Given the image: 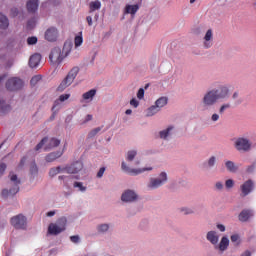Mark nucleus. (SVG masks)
<instances>
[{"instance_id":"9b49d317","label":"nucleus","mask_w":256,"mask_h":256,"mask_svg":"<svg viewBox=\"0 0 256 256\" xmlns=\"http://www.w3.org/2000/svg\"><path fill=\"white\" fill-rule=\"evenodd\" d=\"M234 147L240 153H247L251 151V141L247 138H237L234 140Z\"/></svg>"},{"instance_id":"79ce46f5","label":"nucleus","mask_w":256,"mask_h":256,"mask_svg":"<svg viewBox=\"0 0 256 256\" xmlns=\"http://www.w3.org/2000/svg\"><path fill=\"white\" fill-rule=\"evenodd\" d=\"M232 99L235 101L236 105H241L243 103V99L239 98V92H234Z\"/></svg>"},{"instance_id":"5701e85b","label":"nucleus","mask_w":256,"mask_h":256,"mask_svg":"<svg viewBox=\"0 0 256 256\" xmlns=\"http://www.w3.org/2000/svg\"><path fill=\"white\" fill-rule=\"evenodd\" d=\"M39 63H41V54H34L29 59V66L31 69H36L39 67Z\"/></svg>"},{"instance_id":"6e6552de","label":"nucleus","mask_w":256,"mask_h":256,"mask_svg":"<svg viewBox=\"0 0 256 256\" xmlns=\"http://www.w3.org/2000/svg\"><path fill=\"white\" fill-rule=\"evenodd\" d=\"M121 171H123V173H127L128 175L137 176L145 173L146 171H153V167L149 166L144 168H130L129 164H127L125 160H123L121 162Z\"/></svg>"},{"instance_id":"423d86ee","label":"nucleus","mask_w":256,"mask_h":256,"mask_svg":"<svg viewBox=\"0 0 256 256\" xmlns=\"http://www.w3.org/2000/svg\"><path fill=\"white\" fill-rule=\"evenodd\" d=\"M67 227V218L61 217L55 223H50L48 226L49 235H60Z\"/></svg>"},{"instance_id":"8fccbe9b","label":"nucleus","mask_w":256,"mask_h":256,"mask_svg":"<svg viewBox=\"0 0 256 256\" xmlns=\"http://www.w3.org/2000/svg\"><path fill=\"white\" fill-rule=\"evenodd\" d=\"M7 169V164L0 163V177H3L5 175V170Z\"/></svg>"},{"instance_id":"4be33fe9","label":"nucleus","mask_w":256,"mask_h":256,"mask_svg":"<svg viewBox=\"0 0 256 256\" xmlns=\"http://www.w3.org/2000/svg\"><path fill=\"white\" fill-rule=\"evenodd\" d=\"M224 165L226 167V171L229 173H237V171H239V166L231 160H225Z\"/></svg>"},{"instance_id":"1a4fd4ad","label":"nucleus","mask_w":256,"mask_h":256,"mask_svg":"<svg viewBox=\"0 0 256 256\" xmlns=\"http://www.w3.org/2000/svg\"><path fill=\"white\" fill-rule=\"evenodd\" d=\"M10 223L14 229L25 231L27 229V217L23 214H18L10 219Z\"/></svg>"},{"instance_id":"a19ab883","label":"nucleus","mask_w":256,"mask_h":256,"mask_svg":"<svg viewBox=\"0 0 256 256\" xmlns=\"http://www.w3.org/2000/svg\"><path fill=\"white\" fill-rule=\"evenodd\" d=\"M221 115L222 114H220L219 112L217 113V112H214L212 115H211V117H210V121L212 122V123H217L220 119H221Z\"/></svg>"},{"instance_id":"473e14b6","label":"nucleus","mask_w":256,"mask_h":256,"mask_svg":"<svg viewBox=\"0 0 256 256\" xmlns=\"http://www.w3.org/2000/svg\"><path fill=\"white\" fill-rule=\"evenodd\" d=\"M59 145H61V141L57 138H52L49 140L48 146L45 147V151H47V149H53L54 147H59Z\"/></svg>"},{"instance_id":"7ed1b4c3","label":"nucleus","mask_w":256,"mask_h":256,"mask_svg":"<svg viewBox=\"0 0 256 256\" xmlns=\"http://www.w3.org/2000/svg\"><path fill=\"white\" fill-rule=\"evenodd\" d=\"M71 47H73L71 42H66V43H64L62 50L59 47L53 48L49 55L51 64L52 65H61V63L63 62V59H65V57H67V55H69V53H71Z\"/></svg>"},{"instance_id":"0e129e2a","label":"nucleus","mask_w":256,"mask_h":256,"mask_svg":"<svg viewBox=\"0 0 256 256\" xmlns=\"http://www.w3.org/2000/svg\"><path fill=\"white\" fill-rule=\"evenodd\" d=\"M92 120H93V115L88 114V115L85 117L84 123H89V121H92Z\"/></svg>"},{"instance_id":"4468645a","label":"nucleus","mask_w":256,"mask_h":256,"mask_svg":"<svg viewBox=\"0 0 256 256\" xmlns=\"http://www.w3.org/2000/svg\"><path fill=\"white\" fill-rule=\"evenodd\" d=\"M173 131H175V126L170 125L158 132V139H161L162 141H169L171 139V136L173 135Z\"/></svg>"},{"instance_id":"a211bd4d","label":"nucleus","mask_w":256,"mask_h":256,"mask_svg":"<svg viewBox=\"0 0 256 256\" xmlns=\"http://www.w3.org/2000/svg\"><path fill=\"white\" fill-rule=\"evenodd\" d=\"M240 189L242 191V197H247V195L253 191V180H247L244 182Z\"/></svg>"},{"instance_id":"9d476101","label":"nucleus","mask_w":256,"mask_h":256,"mask_svg":"<svg viewBox=\"0 0 256 256\" xmlns=\"http://www.w3.org/2000/svg\"><path fill=\"white\" fill-rule=\"evenodd\" d=\"M25 87V82L19 77H10L6 81V89L8 91H21Z\"/></svg>"},{"instance_id":"6ab92c4d","label":"nucleus","mask_w":256,"mask_h":256,"mask_svg":"<svg viewBox=\"0 0 256 256\" xmlns=\"http://www.w3.org/2000/svg\"><path fill=\"white\" fill-rule=\"evenodd\" d=\"M71 97V94H62L59 96L57 100H55L54 105L52 107L53 111H59L61 109V103H64V101H67Z\"/></svg>"},{"instance_id":"c03bdc74","label":"nucleus","mask_w":256,"mask_h":256,"mask_svg":"<svg viewBox=\"0 0 256 256\" xmlns=\"http://www.w3.org/2000/svg\"><path fill=\"white\" fill-rule=\"evenodd\" d=\"M226 189H233L235 187V181L233 179H228L225 181Z\"/></svg>"},{"instance_id":"a18cd8bd","label":"nucleus","mask_w":256,"mask_h":256,"mask_svg":"<svg viewBox=\"0 0 256 256\" xmlns=\"http://www.w3.org/2000/svg\"><path fill=\"white\" fill-rule=\"evenodd\" d=\"M30 173H31V175H37V173H39V168L37 167V164L33 163L31 165Z\"/></svg>"},{"instance_id":"6e6d98bb","label":"nucleus","mask_w":256,"mask_h":256,"mask_svg":"<svg viewBox=\"0 0 256 256\" xmlns=\"http://www.w3.org/2000/svg\"><path fill=\"white\" fill-rule=\"evenodd\" d=\"M230 240H231L232 243H236V245H239V236L237 234H233L230 237Z\"/></svg>"},{"instance_id":"a878e982","label":"nucleus","mask_w":256,"mask_h":256,"mask_svg":"<svg viewBox=\"0 0 256 256\" xmlns=\"http://www.w3.org/2000/svg\"><path fill=\"white\" fill-rule=\"evenodd\" d=\"M168 103L169 98H167V96H162L155 101L154 105H156L157 108L161 111V109H163V107H165Z\"/></svg>"},{"instance_id":"20e7f679","label":"nucleus","mask_w":256,"mask_h":256,"mask_svg":"<svg viewBox=\"0 0 256 256\" xmlns=\"http://www.w3.org/2000/svg\"><path fill=\"white\" fill-rule=\"evenodd\" d=\"M168 182L169 174L167 171H161L158 173L157 177H152L149 179V182L147 183V189H149V191H155V189L163 187V185H166Z\"/></svg>"},{"instance_id":"bf43d9fd","label":"nucleus","mask_w":256,"mask_h":256,"mask_svg":"<svg viewBox=\"0 0 256 256\" xmlns=\"http://www.w3.org/2000/svg\"><path fill=\"white\" fill-rule=\"evenodd\" d=\"M216 227H217L218 231H220L221 233H225V231H226L225 225L217 224Z\"/></svg>"},{"instance_id":"09e8293b","label":"nucleus","mask_w":256,"mask_h":256,"mask_svg":"<svg viewBox=\"0 0 256 256\" xmlns=\"http://www.w3.org/2000/svg\"><path fill=\"white\" fill-rule=\"evenodd\" d=\"M106 169H107V168H105V167H101V168L99 169V171H98L97 174H96L97 179H101V178L103 177V175H105Z\"/></svg>"},{"instance_id":"b1692460","label":"nucleus","mask_w":256,"mask_h":256,"mask_svg":"<svg viewBox=\"0 0 256 256\" xmlns=\"http://www.w3.org/2000/svg\"><path fill=\"white\" fill-rule=\"evenodd\" d=\"M27 10L29 13H35L37 9H39V1L38 0H29L26 4Z\"/></svg>"},{"instance_id":"dca6fc26","label":"nucleus","mask_w":256,"mask_h":256,"mask_svg":"<svg viewBox=\"0 0 256 256\" xmlns=\"http://www.w3.org/2000/svg\"><path fill=\"white\" fill-rule=\"evenodd\" d=\"M57 37H59V31L55 27L48 28L45 32V39L47 41L53 42L57 41Z\"/></svg>"},{"instance_id":"cd10ccee","label":"nucleus","mask_w":256,"mask_h":256,"mask_svg":"<svg viewBox=\"0 0 256 256\" xmlns=\"http://www.w3.org/2000/svg\"><path fill=\"white\" fill-rule=\"evenodd\" d=\"M61 155H63V152H60V151L52 152V153L48 154L45 159H46L47 163H53V161H56V159H59V157H61Z\"/></svg>"},{"instance_id":"39448f33","label":"nucleus","mask_w":256,"mask_h":256,"mask_svg":"<svg viewBox=\"0 0 256 256\" xmlns=\"http://www.w3.org/2000/svg\"><path fill=\"white\" fill-rule=\"evenodd\" d=\"M77 75H79V67H73L69 71L67 76L62 80V82L60 83V85L57 88V91H59L60 93L65 91V89H67V87H70V85L73 84Z\"/></svg>"},{"instance_id":"2eb2a0df","label":"nucleus","mask_w":256,"mask_h":256,"mask_svg":"<svg viewBox=\"0 0 256 256\" xmlns=\"http://www.w3.org/2000/svg\"><path fill=\"white\" fill-rule=\"evenodd\" d=\"M219 237V232L215 230H210L206 233L207 241L211 243V245H213L214 247L219 243Z\"/></svg>"},{"instance_id":"412c9836","label":"nucleus","mask_w":256,"mask_h":256,"mask_svg":"<svg viewBox=\"0 0 256 256\" xmlns=\"http://www.w3.org/2000/svg\"><path fill=\"white\" fill-rule=\"evenodd\" d=\"M253 217V211L252 210H242L238 216L239 221L242 223H245L249 221Z\"/></svg>"},{"instance_id":"49530a36","label":"nucleus","mask_w":256,"mask_h":256,"mask_svg":"<svg viewBox=\"0 0 256 256\" xmlns=\"http://www.w3.org/2000/svg\"><path fill=\"white\" fill-rule=\"evenodd\" d=\"M74 43H75V47H81V45H83V37L76 36Z\"/></svg>"},{"instance_id":"c85d7f7f","label":"nucleus","mask_w":256,"mask_h":256,"mask_svg":"<svg viewBox=\"0 0 256 256\" xmlns=\"http://www.w3.org/2000/svg\"><path fill=\"white\" fill-rule=\"evenodd\" d=\"M95 95H97V90L92 89L88 92H85L82 97L84 99V101H87V103H90V101H93V97H95Z\"/></svg>"},{"instance_id":"ea45409f","label":"nucleus","mask_w":256,"mask_h":256,"mask_svg":"<svg viewBox=\"0 0 256 256\" xmlns=\"http://www.w3.org/2000/svg\"><path fill=\"white\" fill-rule=\"evenodd\" d=\"M74 187L78 189V191H81L82 193H85L87 191V187L83 186V182H75Z\"/></svg>"},{"instance_id":"603ef678","label":"nucleus","mask_w":256,"mask_h":256,"mask_svg":"<svg viewBox=\"0 0 256 256\" xmlns=\"http://www.w3.org/2000/svg\"><path fill=\"white\" fill-rule=\"evenodd\" d=\"M28 45H35L37 43V37L32 36L27 39Z\"/></svg>"},{"instance_id":"7c9ffc66","label":"nucleus","mask_w":256,"mask_h":256,"mask_svg":"<svg viewBox=\"0 0 256 256\" xmlns=\"http://www.w3.org/2000/svg\"><path fill=\"white\" fill-rule=\"evenodd\" d=\"M9 28V19L3 13H0V29Z\"/></svg>"},{"instance_id":"bb28decb","label":"nucleus","mask_w":256,"mask_h":256,"mask_svg":"<svg viewBox=\"0 0 256 256\" xmlns=\"http://www.w3.org/2000/svg\"><path fill=\"white\" fill-rule=\"evenodd\" d=\"M161 110L156 106V104L150 106L146 109V117H155L157 113H159Z\"/></svg>"},{"instance_id":"e433bc0d","label":"nucleus","mask_w":256,"mask_h":256,"mask_svg":"<svg viewBox=\"0 0 256 256\" xmlns=\"http://www.w3.org/2000/svg\"><path fill=\"white\" fill-rule=\"evenodd\" d=\"M101 129H103V127H97V128L92 129L88 133V138L93 139V137H96V135H99V133H101Z\"/></svg>"},{"instance_id":"4d7b16f0","label":"nucleus","mask_w":256,"mask_h":256,"mask_svg":"<svg viewBox=\"0 0 256 256\" xmlns=\"http://www.w3.org/2000/svg\"><path fill=\"white\" fill-rule=\"evenodd\" d=\"M255 169H256V165H255V164H252V165H250V166L247 167L246 173H254V172H255Z\"/></svg>"},{"instance_id":"f704fd0d","label":"nucleus","mask_w":256,"mask_h":256,"mask_svg":"<svg viewBox=\"0 0 256 256\" xmlns=\"http://www.w3.org/2000/svg\"><path fill=\"white\" fill-rule=\"evenodd\" d=\"M0 111L2 113H9L11 111V105L7 104L4 100H0Z\"/></svg>"},{"instance_id":"864d4df0","label":"nucleus","mask_w":256,"mask_h":256,"mask_svg":"<svg viewBox=\"0 0 256 256\" xmlns=\"http://www.w3.org/2000/svg\"><path fill=\"white\" fill-rule=\"evenodd\" d=\"M39 81H41V76H34V77H32L30 83H31V85H37V83H39Z\"/></svg>"},{"instance_id":"37998d69","label":"nucleus","mask_w":256,"mask_h":256,"mask_svg":"<svg viewBox=\"0 0 256 256\" xmlns=\"http://www.w3.org/2000/svg\"><path fill=\"white\" fill-rule=\"evenodd\" d=\"M230 107H231V104L229 103L222 104L218 110V113L220 115H223V113H225V111H227V109H229Z\"/></svg>"},{"instance_id":"c756f323","label":"nucleus","mask_w":256,"mask_h":256,"mask_svg":"<svg viewBox=\"0 0 256 256\" xmlns=\"http://www.w3.org/2000/svg\"><path fill=\"white\" fill-rule=\"evenodd\" d=\"M139 11V5L134 4V5H126L124 13L128 15H135Z\"/></svg>"},{"instance_id":"f3484780","label":"nucleus","mask_w":256,"mask_h":256,"mask_svg":"<svg viewBox=\"0 0 256 256\" xmlns=\"http://www.w3.org/2000/svg\"><path fill=\"white\" fill-rule=\"evenodd\" d=\"M111 227H113V224L111 223H100L96 226V231L99 233V235H107V233L111 231Z\"/></svg>"},{"instance_id":"0eeeda50","label":"nucleus","mask_w":256,"mask_h":256,"mask_svg":"<svg viewBox=\"0 0 256 256\" xmlns=\"http://www.w3.org/2000/svg\"><path fill=\"white\" fill-rule=\"evenodd\" d=\"M120 199L122 203L131 205V203L139 201V193L134 189H126L122 192Z\"/></svg>"},{"instance_id":"774afa93","label":"nucleus","mask_w":256,"mask_h":256,"mask_svg":"<svg viewBox=\"0 0 256 256\" xmlns=\"http://www.w3.org/2000/svg\"><path fill=\"white\" fill-rule=\"evenodd\" d=\"M254 11H256V0L253 2Z\"/></svg>"},{"instance_id":"3c124183","label":"nucleus","mask_w":256,"mask_h":256,"mask_svg":"<svg viewBox=\"0 0 256 256\" xmlns=\"http://www.w3.org/2000/svg\"><path fill=\"white\" fill-rule=\"evenodd\" d=\"M70 241H71L72 243H75V244L80 243L81 237H79V235L71 236V237H70Z\"/></svg>"},{"instance_id":"338daca9","label":"nucleus","mask_w":256,"mask_h":256,"mask_svg":"<svg viewBox=\"0 0 256 256\" xmlns=\"http://www.w3.org/2000/svg\"><path fill=\"white\" fill-rule=\"evenodd\" d=\"M131 113H133V110H132V109H127V110L125 111V114H126V115H131Z\"/></svg>"},{"instance_id":"f257e3e1","label":"nucleus","mask_w":256,"mask_h":256,"mask_svg":"<svg viewBox=\"0 0 256 256\" xmlns=\"http://www.w3.org/2000/svg\"><path fill=\"white\" fill-rule=\"evenodd\" d=\"M229 99V86L220 85L205 92L201 99V107L203 109H211L217 101Z\"/></svg>"},{"instance_id":"f8f14e48","label":"nucleus","mask_w":256,"mask_h":256,"mask_svg":"<svg viewBox=\"0 0 256 256\" xmlns=\"http://www.w3.org/2000/svg\"><path fill=\"white\" fill-rule=\"evenodd\" d=\"M66 173L69 175H76L75 179H79V174L83 171V162L77 161L65 168Z\"/></svg>"},{"instance_id":"58836bf2","label":"nucleus","mask_w":256,"mask_h":256,"mask_svg":"<svg viewBox=\"0 0 256 256\" xmlns=\"http://www.w3.org/2000/svg\"><path fill=\"white\" fill-rule=\"evenodd\" d=\"M223 189H225V184H223V181H216L214 184V191L221 193Z\"/></svg>"},{"instance_id":"ddd939ff","label":"nucleus","mask_w":256,"mask_h":256,"mask_svg":"<svg viewBox=\"0 0 256 256\" xmlns=\"http://www.w3.org/2000/svg\"><path fill=\"white\" fill-rule=\"evenodd\" d=\"M213 30L208 29L202 38V47L204 49H211L213 47Z\"/></svg>"},{"instance_id":"c9c22d12","label":"nucleus","mask_w":256,"mask_h":256,"mask_svg":"<svg viewBox=\"0 0 256 256\" xmlns=\"http://www.w3.org/2000/svg\"><path fill=\"white\" fill-rule=\"evenodd\" d=\"M90 13H93V11H98V9H101V2L99 0L90 2Z\"/></svg>"},{"instance_id":"69168bd1","label":"nucleus","mask_w":256,"mask_h":256,"mask_svg":"<svg viewBox=\"0 0 256 256\" xmlns=\"http://www.w3.org/2000/svg\"><path fill=\"white\" fill-rule=\"evenodd\" d=\"M178 184L182 185V187H183V186L187 185V182L184 179L180 178V179H178Z\"/></svg>"},{"instance_id":"72a5a7b5","label":"nucleus","mask_w":256,"mask_h":256,"mask_svg":"<svg viewBox=\"0 0 256 256\" xmlns=\"http://www.w3.org/2000/svg\"><path fill=\"white\" fill-rule=\"evenodd\" d=\"M216 164H217L216 156H211L210 158H208L206 163H204V165L207 169H213V167H215Z\"/></svg>"},{"instance_id":"2f4dec72","label":"nucleus","mask_w":256,"mask_h":256,"mask_svg":"<svg viewBox=\"0 0 256 256\" xmlns=\"http://www.w3.org/2000/svg\"><path fill=\"white\" fill-rule=\"evenodd\" d=\"M59 173H66L65 168H61V166H58L56 168H51L49 171V177H57Z\"/></svg>"},{"instance_id":"13d9d810","label":"nucleus","mask_w":256,"mask_h":256,"mask_svg":"<svg viewBox=\"0 0 256 256\" xmlns=\"http://www.w3.org/2000/svg\"><path fill=\"white\" fill-rule=\"evenodd\" d=\"M130 105L132 107H135V109H137L139 107V101L135 98H133L131 101H130Z\"/></svg>"},{"instance_id":"052dcab7","label":"nucleus","mask_w":256,"mask_h":256,"mask_svg":"<svg viewBox=\"0 0 256 256\" xmlns=\"http://www.w3.org/2000/svg\"><path fill=\"white\" fill-rule=\"evenodd\" d=\"M28 29H33L35 27V20H29L27 23Z\"/></svg>"},{"instance_id":"4c0bfd02","label":"nucleus","mask_w":256,"mask_h":256,"mask_svg":"<svg viewBox=\"0 0 256 256\" xmlns=\"http://www.w3.org/2000/svg\"><path fill=\"white\" fill-rule=\"evenodd\" d=\"M180 213L183 215H193L195 213V209L189 207H182L180 208Z\"/></svg>"},{"instance_id":"680f3d73","label":"nucleus","mask_w":256,"mask_h":256,"mask_svg":"<svg viewBox=\"0 0 256 256\" xmlns=\"http://www.w3.org/2000/svg\"><path fill=\"white\" fill-rule=\"evenodd\" d=\"M86 21H87L89 27L93 26V17L87 16Z\"/></svg>"},{"instance_id":"5fc2aeb1","label":"nucleus","mask_w":256,"mask_h":256,"mask_svg":"<svg viewBox=\"0 0 256 256\" xmlns=\"http://www.w3.org/2000/svg\"><path fill=\"white\" fill-rule=\"evenodd\" d=\"M145 97V89L140 88L137 92V98L138 99H143Z\"/></svg>"},{"instance_id":"aec40b11","label":"nucleus","mask_w":256,"mask_h":256,"mask_svg":"<svg viewBox=\"0 0 256 256\" xmlns=\"http://www.w3.org/2000/svg\"><path fill=\"white\" fill-rule=\"evenodd\" d=\"M229 248V238L227 236H224L221 238L220 243L214 246V249H219L221 253L227 251Z\"/></svg>"},{"instance_id":"e2e57ef3","label":"nucleus","mask_w":256,"mask_h":256,"mask_svg":"<svg viewBox=\"0 0 256 256\" xmlns=\"http://www.w3.org/2000/svg\"><path fill=\"white\" fill-rule=\"evenodd\" d=\"M57 211L52 210L46 213V217H55Z\"/></svg>"},{"instance_id":"f03ea898","label":"nucleus","mask_w":256,"mask_h":256,"mask_svg":"<svg viewBox=\"0 0 256 256\" xmlns=\"http://www.w3.org/2000/svg\"><path fill=\"white\" fill-rule=\"evenodd\" d=\"M21 187V178L17 176L14 172H10L8 175L7 187L2 189L0 197L2 199H10V197H15V194L19 191Z\"/></svg>"},{"instance_id":"de8ad7c7","label":"nucleus","mask_w":256,"mask_h":256,"mask_svg":"<svg viewBox=\"0 0 256 256\" xmlns=\"http://www.w3.org/2000/svg\"><path fill=\"white\" fill-rule=\"evenodd\" d=\"M45 143H47V138H43L40 143L37 144L35 150L36 151H40V149H43V145H45Z\"/></svg>"},{"instance_id":"393cba45","label":"nucleus","mask_w":256,"mask_h":256,"mask_svg":"<svg viewBox=\"0 0 256 256\" xmlns=\"http://www.w3.org/2000/svg\"><path fill=\"white\" fill-rule=\"evenodd\" d=\"M138 155L137 149L128 150L125 154V159L128 163H133Z\"/></svg>"}]
</instances>
